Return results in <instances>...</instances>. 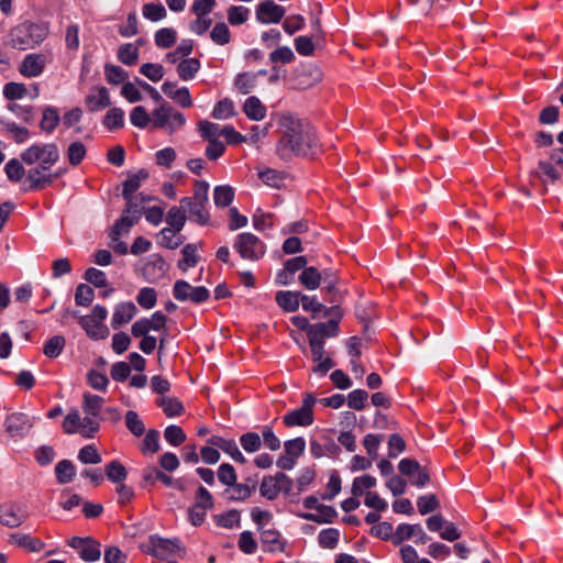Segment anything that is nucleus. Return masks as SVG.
<instances>
[{
    "label": "nucleus",
    "instance_id": "473e14b6",
    "mask_svg": "<svg viewBox=\"0 0 563 563\" xmlns=\"http://www.w3.org/2000/svg\"><path fill=\"white\" fill-rule=\"evenodd\" d=\"M212 519L218 527L224 529H234L240 527L241 523V515L236 509H231L227 512L214 515Z\"/></svg>",
    "mask_w": 563,
    "mask_h": 563
},
{
    "label": "nucleus",
    "instance_id": "13d9d810",
    "mask_svg": "<svg viewBox=\"0 0 563 563\" xmlns=\"http://www.w3.org/2000/svg\"><path fill=\"white\" fill-rule=\"evenodd\" d=\"M80 558L87 562H95L100 559L101 551L99 544L91 539H86V542L79 551Z\"/></svg>",
    "mask_w": 563,
    "mask_h": 563
},
{
    "label": "nucleus",
    "instance_id": "7ed1b4c3",
    "mask_svg": "<svg viewBox=\"0 0 563 563\" xmlns=\"http://www.w3.org/2000/svg\"><path fill=\"white\" fill-rule=\"evenodd\" d=\"M209 185L203 180H197L194 187V196L180 200L181 208L188 212L189 219L200 225L209 223V212L206 209L208 202Z\"/></svg>",
    "mask_w": 563,
    "mask_h": 563
},
{
    "label": "nucleus",
    "instance_id": "a19ab883",
    "mask_svg": "<svg viewBox=\"0 0 563 563\" xmlns=\"http://www.w3.org/2000/svg\"><path fill=\"white\" fill-rule=\"evenodd\" d=\"M143 16L152 22H158L167 16V11L162 3L148 2L142 7Z\"/></svg>",
    "mask_w": 563,
    "mask_h": 563
},
{
    "label": "nucleus",
    "instance_id": "37998d69",
    "mask_svg": "<svg viewBox=\"0 0 563 563\" xmlns=\"http://www.w3.org/2000/svg\"><path fill=\"white\" fill-rule=\"evenodd\" d=\"M181 205L179 207H173L169 209L166 216V222L169 225V229H173L177 232L181 231L186 223V214Z\"/></svg>",
    "mask_w": 563,
    "mask_h": 563
},
{
    "label": "nucleus",
    "instance_id": "09e8293b",
    "mask_svg": "<svg viewBox=\"0 0 563 563\" xmlns=\"http://www.w3.org/2000/svg\"><path fill=\"white\" fill-rule=\"evenodd\" d=\"M318 514H305L302 517L307 520L314 521V522H332V520L335 518L336 512L333 507L331 506H318Z\"/></svg>",
    "mask_w": 563,
    "mask_h": 563
},
{
    "label": "nucleus",
    "instance_id": "3c124183",
    "mask_svg": "<svg viewBox=\"0 0 563 563\" xmlns=\"http://www.w3.org/2000/svg\"><path fill=\"white\" fill-rule=\"evenodd\" d=\"M222 126L219 124L202 120L198 123V130L201 136L207 141H219V136H222Z\"/></svg>",
    "mask_w": 563,
    "mask_h": 563
},
{
    "label": "nucleus",
    "instance_id": "5701e85b",
    "mask_svg": "<svg viewBox=\"0 0 563 563\" xmlns=\"http://www.w3.org/2000/svg\"><path fill=\"white\" fill-rule=\"evenodd\" d=\"M162 90L168 98L184 108H189L192 104V99L187 87L178 88L175 82L166 81L162 85Z\"/></svg>",
    "mask_w": 563,
    "mask_h": 563
},
{
    "label": "nucleus",
    "instance_id": "de8ad7c7",
    "mask_svg": "<svg viewBox=\"0 0 563 563\" xmlns=\"http://www.w3.org/2000/svg\"><path fill=\"white\" fill-rule=\"evenodd\" d=\"M198 246L196 244H187L184 246L181 253H183V260L179 261L178 267L186 272L188 267H194L198 263Z\"/></svg>",
    "mask_w": 563,
    "mask_h": 563
},
{
    "label": "nucleus",
    "instance_id": "dca6fc26",
    "mask_svg": "<svg viewBox=\"0 0 563 563\" xmlns=\"http://www.w3.org/2000/svg\"><path fill=\"white\" fill-rule=\"evenodd\" d=\"M412 537H417L416 543L420 544H424L429 539L420 525L402 523L397 527L393 536V542L398 545Z\"/></svg>",
    "mask_w": 563,
    "mask_h": 563
},
{
    "label": "nucleus",
    "instance_id": "603ef678",
    "mask_svg": "<svg viewBox=\"0 0 563 563\" xmlns=\"http://www.w3.org/2000/svg\"><path fill=\"white\" fill-rule=\"evenodd\" d=\"M130 121L134 126L145 129L152 124V114L144 107L137 106L131 111Z\"/></svg>",
    "mask_w": 563,
    "mask_h": 563
},
{
    "label": "nucleus",
    "instance_id": "f704fd0d",
    "mask_svg": "<svg viewBox=\"0 0 563 563\" xmlns=\"http://www.w3.org/2000/svg\"><path fill=\"white\" fill-rule=\"evenodd\" d=\"M261 541L266 551L277 552L283 551L284 542L280 534L272 529L263 530L261 533Z\"/></svg>",
    "mask_w": 563,
    "mask_h": 563
},
{
    "label": "nucleus",
    "instance_id": "20e7f679",
    "mask_svg": "<svg viewBox=\"0 0 563 563\" xmlns=\"http://www.w3.org/2000/svg\"><path fill=\"white\" fill-rule=\"evenodd\" d=\"M186 123L185 115L168 103L163 102L152 112V128L162 129L168 134L180 130Z\"/></svg>",
    "mask_w": 563,
    "mask_h": 563
},
{
    "label": "nucleus",
    "instance_id": "69168bd1",
    "mask_svg": "<svg viewBox=\"0 0 563 563\" xmlns=\"http://www.w3.org/2000/svg\"><path fill=\"white\" fill-rule=\"evenodd\" d=\"M211 40L218 45H225L231 40V32L225 23H217L210 33Z\"/></svg>",
    "mask_w": 563,
    "mask_h": 563
},
{
    "label": "nucleus",
    "instance_id": "0eeeda50",
    "mask_svg": "<svg viewBox=\"0 0 563 563\" xmlns=\"http://www.w3.org/2000/svg\"><path fill=\"white\" fill-rule=\"evenodd\" d=\"M99 429V422L91 421L87 416L81 417L77 409H71L63 421V430L67 434L79 433L85 438H93Z\"/></svg>",
    "mask_w": 563,
    "mask_h": 563
},
{
    "label": "nucleus",
    "instance_id": "774afa93",
    "mask_svg": "<svg viewBox=\"0 0 563 563\" xmlns=\"http://www.w3.org/2000/svg\"><path fill=\"white\" fill-rule=\"evenodd\" d=\"M93 298L95 291L90 286L86 284H80L77 286L75 292V301L78 306L87 307L92 302Z\"/></svg>",
    "mask_w": 563,
    "mask_h": 563
},
{
    "label": "nucleus",
    "instance_id": "8fccbe9b",
    "mask_svg": "<svg viewBox=\"0 0 563 563\" xmlns=\"http://www.w3.org/2000/svg\"><path fill=\"white\" fill-rule=\"evenodd\" d=\"M106 475L111 482L122 484L128 476V472L121 462L111 461L106 465Z\"/></svg>",
    "mask_w": 563,
    "mask_h": 563
},
{
    "label": "nucleus",
    "instance_id": "f3484780",
    "mask_svg": "<svg viewBox=\"0 0 563 563\" xmlns=\"http://www.w3.org/2000/svg\"><path fill=\"white\" fill-rule=\"evenodd\" d=\"M46 62V57L42 54H29L21 62L19 71L27 78L37 77L44 71Z\"/></svg>",
    "mask_w": 563,
    "mask_h": 563
},
{
    "label": "nucleus",
    "instance_id": "cd10ccee",
    "mask_svg": "<svg viewBox=\"0 0 563 563\" xmlns=\"http://www.w3.org/2000/svg\"><path fill=\"white\" fill-rule=\"evenodd\" d=\"M151 544L153 547V554L158 558H164L168 553H173L176 550H180L179 542L177 540H168L159 537H151Z\"/></svg>",
    "mask_w": 563,
    "mask_h": 563
},
{
    "label": "nucleus",
    "instance_id": "aec40b11",
    "mask_svg": "<svg viewBox=\"0 0 563 563\" xmlns=\"http://www.w3.org/2000/svg\"><path fill=\"white\" fill-rule=\"evenodd\" d=\"M208 443L210 445H212V446L221 449L224 453L230 455L235 462H238L240 464H245L246 463V459L244 457V455L239 450V448H238V445H236L234 440H232V439H224V438L218 437V435H212L208 440Z\"/></svg>",
    "mask_w": 563,
    "mask_h": 563
},
{
    "label": "nucleus",
    "instance_id": "6e6d98bb",
    "mask_svg": "<svg viewBox=\"0 0 563 563\" xmlns=\"http://www.w3.org/2000/svg\"><path fill=\"white\" fill-rule=\"evenodd\" d=\"M66 340L63 335L52 336L43 347V353L47 357H57L65 347Z\"/></svg>",
    "mask_w": 563,
    "mask_h": 563
},
{
    "label": "nucleus",
    "instance_id": "f8f14e48",
    "mask_svg": "<svg viewBox=\"0 0 563 563\" xmlns=\"http://www.w3.org/2000/svg\"><path fill=\"white\" fill-rule=\"evenodd\" d=\"M298 279L299 283L308 290L317 289L320 286L321 280L323 279V282L327 284V289L331 291L336 283V278L334 275L329 274L328 272L321 274L313 266L306 267L299 275Z\"/></svg>",
    "mask_w": 563,
    "mask_h": 563
},
{
    "label": "nucleus",
    "instance_id": "423d86ee",
    "mask_svg": "<svg viewBox=\"0 0 563 563\" xmlns=\"http://www.w3.org/2000/svg\"><path fill=\"white\" fill-rule=\"evenodd\" d=\"M58 157L59 153L54 144L32 145L21 155L25 164H38L42 169L51 168L57 162Z\"/></svg>",
    "mask_w": 563,
    "mask_h": 563
},
{
    "label": "nucleus",
    "instance_id": "b1692460",
    "mask_svg": "<svg viewBox=\"0 0 563 563\" xmlns=\"http://www.w3.org/2000/svg\"><path fill=\"white\" fill-rule=\"evenodd\" d=\"M136 313V307L133 302L119 303L112 314L111 325L114 329L129 323Z\"/></svg>",
    "mask_w": 563,
    "mask_h": 563
},
{
    "label": "nucleus",
    "instance_id": "680f3d73",
    "mask_svg": "<svg viewBox=\"0 0 563 563\" xmlns=\"http://www.w3.org/2000/svg\"><path fill=\"white\" fill-rule=\"evenodd\" d=\"M104 76L107 81L112 85L122 84L128 78V74L122 67L110 64L104 67Z\"/></svg>",
    "mask_w": 563,
    "mask_h": 563
},
{
    "label": "nucleus",
    "instance_id": "49530a36",
    "mask_svg": "<svg viewBox=\"0 0 563 563\" xmlns=\"http://www.w3.org/2000/svg\"><path fill=\"white\" fill-rule=\"evenodd\" d=\"M103 125L112 131L124 125V111L120 108H111L103 118Z\"/></svg>",
    "mask_w": 563,
    "mask_h": 563
},
{
    "label": "nucleus",
    "instance_id": "e433bc0d",
    "mask_svg": "<svg viewBox=\"0 0 563 563\" xmlns=\"http://www.w3.org/2000/svg\"><path fill=\"white\" fill-rule=\"evenodd\" d=\"M11 538L15 544L26 549L30 552H40L45 547V543L41 539L27 534L18 533L13 534Z\"/></svg>",
    "mask_w": 563,
    "mask_h": 563
},
{
    "label": "nucleus",
    "instance_id": "6e6552de",
    "mask_svg": "<svg viewBox=\"0 0 563 563\" xmlns=\"http://www.w3.org/2000/svg\"><path fill=\"white\" fill-rule=\"evenodd\" d=\"M317 399L312 394H306L300 408L295 409L283 417L286 427H307L313 422V406Z\"/></svg>",
    "mask_w": 563,
    "mask_h": 563
},
{
    "label": "nucleus",
    "instance_id": "c756f323",
    "mask_svg": "<svg viewBox=\"0 0 563 563\" xmlns=\"http://www.w3.org/2000/svg\"><path fill=\"white\" fill-rule=\"evenodd\" d=\"M154 42L158 48H170L177 42V31L169 26L162 27L155 32Z\"/></svg>",
    "mask_w": 563,
    "mask_h": 563
},
{
    "label": "nucleus",
    "instance_id": "864d4df0",
    "mask_svg": "<svg viewBox=\"0 0 563 563\" xmlns=\"http://www.w3.org/2000/svg\"><path fill=\"white\" fill-rule=\"evenodd\" d=\"M125 426L135 437H141L145 432V424L136 411L129 410L125 413Z\"/></svg>",
    "mask_w": 563,
    "mask_h": 563
},
{
    "label": "nucleus",
    "instance_id": "a211bd4d",
    "mask_svg": "<svg viewBox=\"0 0 563 563\" xmlns=\"http://www.w3.org/2000/svg\"><path fill=\"white\" fill-rule=\"evenodd\" d=\"M85 102L92 112L103 110L111 104L110 93L106 87H93L87 95Z\"/></svg>",
    "mask_w": 563,
    "mask_h": 563
},
{
    "label": "nucleus",
    "instance_id": "4468645a",
    "mask_svg": "<svg viewBox=\"0 0 563 563\" xmlns=\"http://www.w3.org/2000/svg\"><path fill=\"white\" fill-rule=\"evenodd\" d=\"M26 518V512L16 504H5L0 507V522L8 528L20 527Z\"/></svg>",
    "mask_w": 563,
    "mask_h": 563
},
{
    "label": "nucleus",
    "instance_id": "bb28decb",
    "mask_svg": "<svg viewBox=\"0 0 563 563\" xmlns=\"http://www.w3.org/2000/svg\"><path fill=\"white\" fill-rule=\"evenodd\" d=\"M243 112L253 121H262L266 117V107L254 96L249 97L243 104Z\"/></svg>",
    "mask_w": 563,
    "mask_h": 563
},
{
    "label": "nucleus",
    "instance_id": "c03bdc74",
    "mask_svg": "<svg viewBox=\"0 0 563 563\" xmlns=\"http://www.w3.org/2000/svg\"><path fill=\"white\" fill-rule=\"evenodd\" d=\"M256 81L257 74L242 73L236 76L234 85L241 93L247 95L256 87Z\"/></svg>",
    "mask_w": 563,
    "mask_h": 563
},
{
    "label": "nucleus",
    "instance_id": "052dcab7",
    "mask_svg": "<svg viewBox=\"0 0 563 563\" xmlns=\"http://www.w3.org/2000/svg\"><path fill=\"white\" fill-rule=\"evenodd\" d=\"M165 440L173 446H178L186 441L184 430L176 424L168 426L164 431Z\"/></svg>",
    "mask_w": 563,
    "mask_h": 563
},
{
    "label": "nucleus",
    "instance_id": "39448f33",
    "mask_svg": "<svg viewBox=\"0 0 563 563\" xmlns=\"http://www.w3.org/2000/svg\"><path fill=\"white\" fill-rule=\"evenodd\" d=\"M108 311L106 307L96 305L90 314L78 318V322L91 340H104L109 336V329L104 324Z\"/></svg>",
    "mask_w": 563,
    "mask_h": 563
},
{
    "label": "nucleus",
    "instance_id": "f257e3e1",
    "mask_svg": "<svg viewBox=\"0 0 563 563\" xmlns=\"http://www.w3.org/2000/svg\"><path fill=\"white\" fill-rule=\"evenodd\" d=\"M282 128L283 135L276 146L279 158L289 161L294 156L314 154L318 141L311 128L292 117H284Z\"/></svg>",
    "mask_w": 563,
    "mask_h": 563
},
{
    "label": "nucleus",
    "instance_id": "e2e57ef3",
    "mask_svg": "<svg viewBox=\"0 0 563 563\" xmlns=\"http://www.w3.org/2000/svg\"><path fill=\"white\" fill-rule=\"evenodd\" d=\"M137 303L144 309H151L156 305L157 294L154 288L144 287L136 296Z\"/></svg>",
    "mask_w": 563,
    "mask_h": 563
},
{
    "label": "nucleus",
    "instance_id": "4d7b16f0",
    "mask_svg": "<svg viewBox=\"0 0 563 563\" xmlns=\"http://www.w3.org/2000/svg\"><path fill=\"white\" fill-rule=\"evenodd\" d=\"M234 114L235 108L230 99L219 101L212 110V117L218 120H225L234 117Z\"/></svg>",
    "mask_w": 563,
    "mask_h": 563
},
{
    "label": "nucleus",
    "instance_id": "72a5a7b5",
    "mask_svg": "<svg viewBox=\"0 0 563 563\" xmlns=\"http://www.w3.org/2000/svg\"><path fill=\"white\" fill-rule=\"evenodd\" d=\"M156 405L162 408L167 417L180 416L185 410L183 404L177 398L168 396L158 398Z\"/></svg>",
    "mask_w": 563,
    "mask_h": 563
},
{
    "label": "nucleus",
    "instance_id": "338daca9",
    "mask_svg": "<svg viewBox=\"0 0 563 563\" xmlns=\"http://www.w3.org/2000/svg\"><path fill=\"white\" fill-rule=\"evenodd\" d=\"M285 453L298 460L306 450V441L298 437L284 443Z\"/></svg>",
    "mask_w": 563,
    "mask_h": 563
},
{
    "label": "nucleus",
    "instance_id": "ddd939ff",
    "mask_svg": "<svg viewBox=\"0 0 563 563\" xmlns=\"http://www.w3.org/2000/svg\"><path fill=\"white\" fill-rule=\"evenodd\" d=\"M4 427L11 438L25 437L33 427V420L23 412H13L5 418Z\"/></svg>",
    "mask_w": 563,
    "mask_h": 563
},
{
    "label": "nucleus",
    "instance_id": "c9c22d12",
    "mask_svg": "<svg viewBox=\"0 0 563 563\" xmlns=\"http://www.w3.org/2000/svg\"><path fill=\"white\" fill-rule=\"evenodd\" d=\"M137 221L139 216L123 211L121 218L115 222L112 229V240H118L120 235L128 233Z\"/></svg>",
    "mask_w": 563,
    "mask_h": 563
},
{
    "label": "nucleus",
    "instance_id": "9d476101",
    "mask_svg": "<svg viewBox=\"0 0 563 563\" xmlns=\"http://www.w3.org/2000/svg\"><path fill=\"white\" fill-rule=\"evenodd\" d=\"M292 481L282 472L273 476H265L260 485L261 495L269 500H274L282 492H290Z\"/></svg>",
    "mask_w": 563,
    "mask_h": 563
},
{
    "label": "nucleus",
    "instance_id": "a878e982",
    "mask_svg": "<svg viewBox=\"0 0 563 563\" xmlns=\"http://www.w3.org/2000/svg\"><path fill=\"white\" fill-rule=\"evenodd\" d=\"M301 292L282 290L276 294V302L287 312H295L300 305Z\"/></svg>",
    "mask_w": 563,
    "mask_h": 563
},
{
    "label": "nucleus",
    "instance_id": "6ab92c4d",
    "mask_svg": "<svg viewBox=\"0 0 563 563\" xmlns=\"http://www.w3.org/2000/svg\"><path fill=\"white\" fill-rule=\"evenodd\" d=\"M309 345L311 350L312 361L317 364L313 367V372L325 374L329 369L334 366V362L328 357L323 356V343H319V341L309 340Z\"/></svg>",
    "mask_w": 563,
    "mask_h": 563
},
{
    "label": "nucleus",
    "instance_id": "bf43d9fd",
    "mask_svg": "<svg viewBox=\"0 0 563 563\" xmlns=\"http://www.w3.org/2000/svg\"><path fill=\"white\" fill-rule=\"evenodd\" d=\"M340 532L338 529L329 528L322 530L318 536L319 544L325 549H334L339 542Z\"/></svg>",
    "mask_w": 563,
    "mask_h": 563
},
{
    "label": "nucleus",
    "instance_id": "7c9ffc66",
    "mask_svg": "<svg viewBox=\"0 0 563 563\" xmlns=\"http://www.w3.org/2000/svg\"><path fill=\"white\" fill-rule=\"evenodd\" d=\"M20 185L23 192L40 191L52 185L53 178H10Z\"/></svg>",
    "mask_w": 563,
    "mask_h": 563
},
{
    "label": "nucleus",
    "instance_id": "5fc2aeb1",
    "mask_svg": "<svg viewBox=\"0 0 563 563\" xmlns=\"http://www.w3.org/2000/svg\"><path fill=\"white\" fill-rule=\"evenodd\" d=\"M159 450V432L151 429L145 433L141 445V452L143 454H154Z\"/></svg>",
    "mask_w": 563,
    "mask_h": 563
},
{
    "label": "nucleus",
    "instance_id": "a18cd8bd",
    "mask_svg": "<svg viewBox=\"0 0 563 563\" xmlns=\"http://www.w3.org/2000/svg\"><path fill=\"white\" fill-rule=\"evenodd\" d=\"M118 58L124 65H135L139 59V48L132 43L123 44L118 49Z\"/></svg>",
    "mask_w": 563,
    "mask_h": 563
},
{
    "label": "nucleus",
    "instance_id": "79ce46f5",
    "mask_svg": "<svg viewBox=\"0 0 563 563\" xmlns=\"http://www.w3.org/2000/svg\"><path fill=\"white\" fill-rule=\"evenodd\" d=\"M200 68V63L197 58H186L179 62L177 66V74L183 80L192 79Z\"/></svg>",
    "mask_w": 563,
    "mask_h": 563
},
{
    "label": "nucleus",
    "instance_id": "2f4dec72",
    "mask_svg": "<svg viewBox=\"0 0 563 563\" xmlns=\"http://www.w3.org/2000/svg\"><path fill=\"white\" fill-rule=\"evenodd\" d=\"M376 486V478L372 475L365 474L355 477L352 483L351 493L354 497L364 496L367 492Z\"/></svg>",
    "mask_w": 563,
    "mask_h": 563
},
{
    "label": "nucleus",
    "instance_id": "9b49d317",
    "mask_svg": "<svg viewBox=\"0 0 563 563\" xmlns=\"http://www.w3.org/2000/svg\"><path fill=\"white\" fill-rule=\"evenodd\" d=\"M173 295L178 301L190 300L195 303L205 302L210 296L206 287H192L186 280L181 279L174 284Z\"/></svg>",
    "mask_w": 563,
    "mask_h": 563
},
{
    "label": "nucleus",
    "instance_id": "393cba45",
    "mask_svg": "<svg viewBox=\"0 0 563 563\" xmlns=\"http://www.w3.org/2000/svg\"><path fill=\"white\" fill-rule=\"evenodd\" d=\"M338 332V322L334 320H330L327 323H316L310 328L309 340L316 339V341H319V343L324 344L325 338L335 336Z\"/></svg>",
    "mask_w": 563,
    "mask_h": 563
},
{
    "label": "nucleus",
    "instance_id": "2eb2a0df",
    "mask_svg": "<svg viewBox=\"0 0 563 563\" xmlns=\"http://www.w3.org/2000/svg\"><path fill=\"white\" fill-rule=\"evenodd\" d=\"M284 15L285 9L269 0L260 3L256 9V19L263 24L278 23Z\"/></svg>",
    "mask_w": 563,
    "mask_h": 563
},
{
    "label": "nucleus",
    "instance_id": "0e129e2a",
    "mask_svg": "<svg viewBox=\"0 0 563 563\" xmlns=\"http://www.w3.org/2000/svg\"><path fill=\"white\" fill-rule=\"evenodd\" d=\"M234 197L233 188L230 186H218L214 189V203L218 207L224 208L228 207Z\"/></svg>",
    "mask_w": 563,
    "mask_h": 563
},
{
    "label": "nucleus",
    "instance_id": "ea45409f",
    "mask_svg": "<svg viewBox=\"0 0 563 563\" xmlns=\"http://www.w3.org/2000/svg\"><path fill=\"white\" fill-rule=\"evenodd\" d=\"M300 303L305 311L311 312L313 319L328 316L327 307L320 303L314 297L301 295Z\"/></svg>",
    "mask_w": 563,
    "mask_h": 563
},
{
    "label": "nucleus",
    "instance_id": "1a4fd4ad",
    "mask_svg": "<svg viewBox=\"0 0 563 563\" xmlns=\"http://www.w3.org/2000/svg\"><path fill=\"white\" fill-rule=\"evenodd\" d=\"M234 249L242 258L247 261H257L265 254L264 243L249 232L241 233L235 238Z\"/></svg>",
    "mask_w": 563,
    "mask_h": 563
},
{
    "label": "nucleus",
    "instance_id": "c85d7f7f",
    "mask_svg": "<svg viewBox=\"0 0 563 563\" xmlns=\"http://www.w3.org/2000/svg\"><path fill=\"white\" fill-rule=\"evenodd\" d=\"M59 122L60 115L58 110L51 106L45 107L40 122L41 130L46 134H51L59 124Z\"/></svg>",
    "mask_w": 563,
    "mask_h": 563
},
{
    "label": "nucleus",
    "instance_id": "4be33fe9",
    "mask_svg": "<svg viewBox=\"0 0 563 563\" xmlns=\"http://www.w3.org/2000/svg\"><path fill=\"white\" fill-rule=\"evenodd\" d=\"M168 265L159 255H152L143 267V274L148 282H155L163 278L167 272Z\"/></svg>",
    "mask_w": 563,
    "mask_h": 563
},
{
    "label": "nucleus",
    "instance_id": "412c9836",
    "mask_svg": "<svg viewBox=\"0 0 563 563\" xmlns=\"http://www.w3.org/2000/svg\"><path fill=\"white\" fill-rule=\"evenodd\" d=\"M103 398L90 393H85L82 396V411L85 416L89 417L91 421L99 422L101 420L100 413L103 406Z\"/></svg>",
    "mask_w": 563,
    "mask_h": 563
},
{
    "label": "nucleus",
    "instance_id": "4c0bfd02",
    "mask_svg": "<svg viewBox=\"0 0 563 563\" xmlns=\"http://www.w3.org/2000/svg\"><path fill=\"white\" fill-rule=\"evenodd\" d=\"M177 233L173 229L164 228L158 234V243L169 250L177 249L184 242V238Z\"/></svg>",
    "mask_w": 563,
    "mask_h": 563
},
{
    "label": "nucleus",
    "instance_id": "f03ea898",
    "mask_svg": "<svg viewBox=\"0 0 563 563\" xmlns=\"http://www.w3.org/2000/svg\"><path fill=\"white\" fill-rule=\"evenodd\" d=\"M49 33L47 23L25 21L14 26L9 33V45L20 51L31 49L40 45Z\"/></svg>",
    "mask_w": 563,
    "mask_h": 563
},
{
    "label": "nucleus",
    "instance_id": "58836bf2",
    "mask_svg": "<svg viewBox=\"0 0 563 563\" xmlns=\"http://www.w3.org/2000/svg\"><path fill=\"white\" fill-rule=\"evenodd\" d=\"M55 474L59 484H68L74 479L76 470L71 461L63 460L56 464Z\"/></svg>",
    "mask_w": 563,
    "mask_h": 563
}]
</instances>
